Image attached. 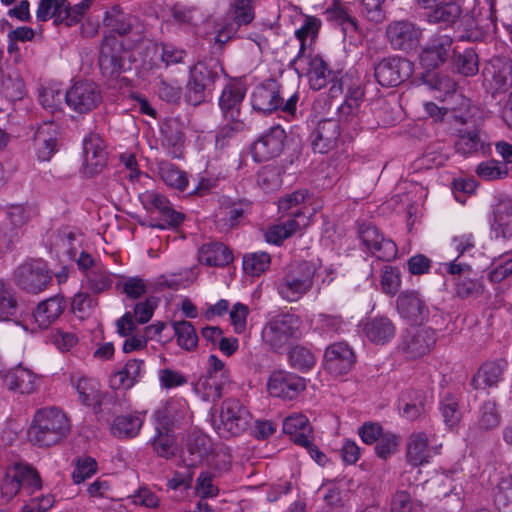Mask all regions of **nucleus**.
<instances>
[{
    "label": "nucleus",
    "instance_id": "774afa93",
    "mask_svg": "<svg viewBox=\"0 0 512 512\" xmlns=\"http://www.w3.org/2000/svg\"><path fill=\"white\" fill-rule=\"evenodd\" d=\"M328 13L333 20L339 23L344 35H350L358 30L357 20L342 5H336L328 10Z\"/></svg>",
    "mask_w": 512,
    "mask_h": 512
},
{
    "label": "nucleus",
    "instance_id": "473e14b6",
    "mask_svg": "<svg viewBox=\"0 0 512 512\" xmlns=\"http://www.w3.org/2000/svg\"><path fill=\"white\" fill-rule=\"evenodd\" d=\"M65 307L64 298L59 295L41 301L32 312L35 324L40 329H48L60 318Z\"/></svg>",
    "mask_w": 512,
    "mask_h": 512
},
{
    "label": "nucleus",
    "instance_id": "6e6d98bb",
    "mask_svg": "<svg viewBox=\"0 0 512 512\" xmlns=\"http://www.w3.org/2000/svg\"><path fill=\"white\" fill-rule=\"evenodd\" d=\"M161 179L168 187L177 190H184L188 184V178L185 172L171 163L163 162L159 167Z\"/></svg>",
    "mask_w": 512,
    "mask_h": 512
},
{
    "label": "nucleus",
    "instance_id": "ea45409f",
    "mask_svg": "<svg viewBox=\"0 0 512 512\" xmlns=\"http://www.w3.org/2000/svg\"><path fill=\"white\" fill-rule=\"evenodd\" d=\"M153 451L157 456L171 459L177 453L176 436L173 429L167 425L157 426L151 439Z\"/></svg>",
    "mask_w": 512,
    "mask_h": 512
},
{
    "label": "nucleus",
    "instance_id": "a878e982",
    "mask_svg": "<svg viewBox=\"0 0 512 512\" xmlns=\"http://www.w3.org/2000/svg\"><path fill=\"white\" fill-rule=\"evenodd\" d=\"M100 100V91L93 82H77L65 93L67 105L80 114L93 110Z\"/></svg>",
    "mask_w": 512,
    "mask_h": 512
},
{
    "label": "nucleus",
    "instance_id": "aec40b11",
    "mask_svg": "<svg viewBox=\"0 0 512 512\" xmlns=\"http://www.w3.org/2000/svg\"><path fill=\"white\" fill-rule=\"evenodd\" d=\"M127 48L114 35L105 36L100 44L98 65L104 77L116 78L123 68V50Z\"/></svg>",
    "mask_w": 512,
    "mask_h": 512
},
{
    "label": "nucleus",
    "instance_id": "412c9836",
    "mask_svg": "<svg viewBox=\"0 0 512 512\" xmlns=\"http://www.w3.org/2000/svg\"><path fill=\"white\" fill-rule=\"evenodd\" d=\"M306 389V380L292 372L274 371L267 382L270 396L284 400H294Z\"/></svg>",
    "mask_w": 512,
    "mask_h": 512
},
{
    "label": "nucleus",
    "instance_id": "c9c22d12",
    "mask_svg": "<svg viewBox=\"0 0 512 512\" xmlns=\"http://www.w3.org/2000/svg\"><path fill=\"white\" fill-rule=\"evenodd\" d=\"M198 261L208 267H224L233 261L231 250L221 242L203 244L198 251Z\"/></svg>",
    "mask_w": 512,
    "mask_h": 512
},
{
    "label": "nucleus",
    "instance_id": "b1692460",
    "mask_svg": "<svg viewBox=\"0 0 512 512\" xmlns=\"http://www.w3.org/2000/svg\"><path fill=\"white\" fill-rule=\"evenodd\" d=\"M83 168L85 177H93L107 165L108 153L104 141L98 134H89L83 140Z\"/></svg>",
    "mask_w": 512,
    "mask_h": 512
},
{
    "label": "nucleus",
    "instance_id": "7ed1b4c3",
    "mask_svg": "<svg viewBox=\"0 0 512 512\" xmlns=\"http://www.w3.org/2000/svg\"><path fill=\"white\" fill-rule=\"evenodd\" d=\"M222 72L224 69L216 59L197 62L190 69L185 92L186 102L193 106L205 102L212 95Z\"/></svg>",
    "mask_w": 512,
    "mask_h": 512
},
{
    "label": "nucleus",
    "instance_id": "f704fd0d",
    "mask_svg": "<svg viewBox=\"0 0 512 512\" xmlns=\"http://www.w3.org/2000/svg\"><path fill=\"white\" fill-rule=\"evenodd\" d=\"M306 62L307 68L302 67L301 71H305L309 77V84L313 90H321L327 83L335 79V74L329 69L327 63L318 55L304 54L302 62Z\"/></svg>",
    "mask_w": 512,
    "mask_h": 512
},
{
    "label": "nucleus",
    "instance_id": "864d4df0",
    "mask_svg": "<svg viewBox=\"0 0 512 512\" xmlns=\"http://www.w3.org/2000/svg\"><path fill=\"white\" fill-rule=\"evenodd\" d=\"M344 320L338 314L319 313L315 319V331L322 337L331 338L343 331Z\"/></svg>",
    "mask_w": 512,
    "mask_h": 512
},
{
    "label": "nucleus",
    "instance_id": "5fc2aeb1",
    "mask_svg": "<svg viewBox=\"0 0 512 512\" xmlns=\"http://www.w3.org/2000/svg\"><path fill=\"white\" fill-rule=\"evenodd\" d=\"M501 414L494 400L485 401L479 408L477 426L482 431H489L499 426Z\"/></svg>",
    "mask_w": 512,
    "mask_h": 512
},
{
    "label": "nucleus",
    "instance_id": "49530a36",
    "mask_svg": "<svg viewBox=\"0 0 512 512\" xmlns=\"http://www.w3.org/2000/svg\"><path fill=\"white\" fill-rule=\"evenodd\" d=\"M459 400L460 396L455 393L445 392L440 395L438 408L445 425L449 428L456 427L461 420Z\"/></svg>",
    "mask_w": 512,
    "mask_h": 512
},
{
    "label": "nucleus",
    "instance_id": "c03bdc74",
    "mask_svg": "<svg viewBox=\"0 0 512 512\" xmlns=\"http://www.w3.org/2000/svg\"><path fill=\"white\" fill-rule=\"evenodd\" d=\"M212 444L210 439L203 434L192 435L188 438L186 444V452L188 454L185 459L189 467H195L200 464L211 453Z\"/></svg>",
    "mask_w": 512,
    "mask_h": 512
},
{
    "label": "nucleus",
    "instance_id": "2f4dec72",
    "mask_svg": "<svg viewBox=\"0 0 512 512\" xmlns=\"http://www.w3.org/2000/svg\"><path fill=\"white\" fill-rule=\"evenodd\" d=\"M246 90L240 84H227L219 98L223 120L243 119L241 108Z\"/></svg>",
    "mask_w": 512,
    "mask_h": 512
},
{
    "label": "nucleus",
    "instance_id": "c85d7f7f",
    "mask_svg": "<svg viewBox=\"0 0 512 512\" xmlns=\"http://www.w3.org/2000/svg\"><path fill=\"white\" fill-rule=\"evenodd\" d=\"M439 453L437 446L429 445L425 432L412 433L407 441L406 461L412 467H420L430 462Z\"/></svg>",
    "mask_w": 512,
    "mask_h": 512
},
{
    "label": "nucleus",
    "instance_id": "6e6552de",
    "mask_svg": "<svg viewBox=\"0 0 512 512\" xmlns=\"http://www.w3.org/2000/svg\"><path fill=\"white\" fill-rule=\"evenodd\" d=\"M54 274L43 259L28 258L16 267L13 272L15 284L28 294L37 295L53 282Z\"/></svg>",
    "mask_w": 512,
    "mask_h": 512
},
{
    "label": "nucleus",
    "instance_id": "bb28decb",
    "mask_svg": "<svg viewBox=\"0 0 512 512\" xmlns=\"http://www.w3.org/2000/svg\"><path fill=\"white\" fill-rule=\"evenodd\" d=\"M396 309L402 319L411 323L420 325L429 320V308L417 291L401 292L396 299Z\"/></svg>",
    "mask_w": 512,
    "mask_h": 512
},
{
    "label": "nucleus",
    "instance_id": "cd10ccee",
    "mask_svg": "<svg viewBox=\"0 0 512 512\" xmlns=\"http://www.w3.org/2000/svg\"><path fill=\"white\" fill-rule=\"evenodd\" d=\"M491 234L495 239H512V198L509 194H500L493 207Z\"/></svg>",
    "mask_w": 512,
    "mask_h": 512
},
{
    "label": "nucleus",
    "instance_id": "393cba45",
    "mask_svg": "<svg viewBox=\"0 0 512 512\" xmlns=\"http://www.w3.org/2000/svg\"><path fill=\"white\" fill-rule=\"evenodd\" d=\"M286 133L279 125L271 127L255 140L251 146V154L256 162H265L278 157L284 148Z\"/></svg>",
    "mask_w": 512,
    "mask_h": 512
},
{
    "label": "nucleus",
    "instance_id": "8fccbe9b",
    "mask_svg": "<svg viewBox=\"0 0 512 512\" xmlns=\"http://www.w3.org/2000/svg\"><path fill=\"white\" fill-rule=\"evenodd\" d=\"M288 363L291 368L306 373L315 366L316 356L310 348L296 345L288 353Z\"/></svg>",
    "mask_w": 512,
    "mask_h": 512
},
{
    "label": "nucleus",
    "instance_id": "f03ea898",
    "mask_svg": "<svg viewBox=\"0 0 512 512\" xmlns=\"http://www.w3.org/2000/svg\"><path fill=\"white\" fill-rule=\"evenodd\" d=\"M298 102V92L284 100L280 85L273 79H268L257 85L251 94V106L254 111L265 115L280 112L285 119L296 118Z\"/></svg>",
    "mask_w": 512,
    "mask_h": 512
},
{
    "label": "nucleus",
    "instance_id": "37998d69",
    "mask_svg": "<svg viewBox=\"0 0 512 512\" xmlns=\"http://www.w3.org/2000/svg\"><path fill=\"white\" fill-rule=\"evenodd\" d=\"M426 19L429 23H443L445 25L454 24L462 14V9L455 1H443L437 3V6L428 8Z\"/></svg>",
    "mask_w": 512,
    "mask_h": 512
},
{
    "label": "nucleus",
    "instance_id": "ddd939ff",
    "mask_svg": "<svg viewBox=\"0 0 512 512\" xmlns=\"http://www.w3.org/2000/svg\"><path fill=\"white\" fill-rule=\"evenodd\" d=\"M253 206L251 200L239 194H222L215 211L216 222L226 230L234 228L252 213Z\"/></svg>",
    "mask_w": 512,
    "mask_h": 512
},
{
    "label": "nucleus",
    "instance_id": "4c0bfd02",
    "mask_svg": "<svg viewBox=\"0 0 512 512\" xmlns=\"http://www.w3.org/2000/svg\"><path fill=\"white\" fill-rule=\"evenodd\" d=\"M145 373V363L141 359H130L124 367L114 373L111 378L112 386L116 389H130L133 387Z\"/></svg>",
    "mask_w": 512,
    "mask_h": 512
},
{
    "label": "nucleus",
    "instance_id": "a18cd8bd",
    "mask_svg": "<svg viewBox=\"0 0 512 512\" xmlns=\"http://www.w3.org/2000/svg\"><path fill=\"white\" fill-rule=\"evenodd\" d=\"M171 326L174 331L177 345L188 352L195 351L198 347V334L195 326L187 320L172 321Z\"/></svg>",
    "mask_w": 512,
    "mask_h": 512
},
{
    "label": "nucleus",
    "instance_id": "72a5a7b5",
    "mask_svg": "<svg viewBox=\"0 0 512 512\" xmlns=\"http://www.w3.org/2000/svg\"><path fill=\"white\" fill-rule=\"evenodd\" d=\"M366 338L375 345L389 343L396 334V326L387 316L369 318L363 325Z\"/></svg>",
    "mask_w": 512,
    "mask_h": 512
},
{
    "label": "nucleus",
    "instance_id": "a19ab883",
    "mask_svg": "<svg viewBox=\"0 0 512 512\" xmlns=\"http://www.w3.org/2000/svg\"><path fill=\"white\" fill-rule=\"evenodd\" d=\"M504 366L498 361L484 363L471 379V386L474 389H485L494 387L502 379Z\"/></svg>",
    "mask_w": 512,
    "mask_h": 512
},
{
    "label": "nucleus",
    "instance_id": "423d86ee",
    "mask_svg": "<svg viewBox=\"0 0 512 512\" xmlns=\"http://www.w3.org/2000/svg\"><path fill=\"white\" fill-rule=\"evenodd\" d=\"M437 330L420 325L403 329L398 337L396 351L405 360L413 361L430 354L437 343Z\"/></svg>",
    "mask_w": 512,
    "mask_h": 512
},
{
    "label": "nucleus",
    "instance_id": "13d9d810",
    "mask_svg": "<svg viewBox=\"0 0 512 512\" xmlns=\"http://www.w3.org/2000/svg\"><path fill=\"white\" fill-rule=\"evenodd\" d=\"M271 257L267 252L258 251L244 255L243 269L251 276H260L270 266Z\"/></svg>",
    "mask_w": 512,
    "mask_h": 512
},
{
    "label": "nucleus",
    "instance_id": "f8f14e48",
    "mask_svg": "<svg viewBox=\"0 0 512 512\" xmlns=\"http://www.w3.org/2000/svg\"><path fill=\"white\" fill-rule=\"evenodd\" d=\"M248 417L249 412L240 400L226 399L221 406L219 421L214 424L215 430L221 438L238 436L246 430Z\"/></svg>",
    "mask_w": 512,
    "mask_h": 512
},
{
    "label": "nucleus",
    "instance_id": "c756f323",
    "mask_svg": "<svg viewBox=\"0 0 512 512\" xmlns=\"http://www.w3.org/2000/svg\"><path fill=\"white\" fill-rule=\"evenodd\" d=\"M59 127L54 122H44L34 134V146L40 161H49L58 150Z\"/></svg>",
    "mask_w": 512,
    "mask_h": 512
},
{
    "label": "nucleus",
    "instance_id": "bf43d9fd",
    "mask_svg": "<svg viewBox=\"0 0 512 512\" xmlns=\"http://www.w3.org/2000/svg\"><path fill=\"white\" fill-rule=\"evenodd\" d=\"M483 291L484 286L478 279L459 276L455 280V296L459 299L478 298Z\"/></svg>",
    "mask_w": 512,
    "mask_h": 512
},
{
    "label": "nucleus",
    "instance_id": "0eeeda50",
    "mask_svg": "<svg viewBox=\"0 0 512 512\" xmlns=\"http://www.w3.org/2000/svg\"><path fill=\"white\" fill-rule=\"evenodd\" d=\"M315 273L316 267L309 261L290 265L276 282L279 296L288 302L298 301L312 288Z\"/></svg>",
    "mask_w": 512,
    "mask_h": 512
},
{
    "label": "nucleus",
    "instance_id": "9d476101",
    "mask_svg": "<svg viewBox=\"0 0 512 512\" xmlns=\"http://www.w3.org/2000/svg\"><path fill=\"white\" fill-rule=\"evenodd\" d=\"M91 3L92 0H82L72 7L67 0H40L36 18L41 22L53 19L55 25L71 27L82 20Z\"/></svg>",
    "mask_w": 512,
    "mask_h": 512
},
{
    "label": "nucleus",
    "instance_id": "a211bd4d",
    "mask_svg": "<svg viewBox=\"0 0 512 512\" xmlns=\"http://www.w3.org/2000/svg\"><path fill=\"white\" fill-rule=\"evenodd\" d=\"M358 235L365 249L377 259L389 262L397 256L398 249L395 242L385 238L373 224L359 225Z\"/></svg>",
    "mask_w": 512,
    "mask_h": 512
},
{
    "label": "nucleus",
    "instance_id": "f257e3e1",
    "mask_svg": "<svg viewBox=\"0 0 512 512\" xmlns=\"http://www.w3.org/2000/svg\"><path fill=\"white\" fill-rule=\"evenodd\" d=\"M71 429L70 419L58 407H43L35 411L27 429L29 442L40 448L61 443Z\"/></svg>",
    "mask_w": 512,
    "mask_h": 512
},
{
    "label": "nucleus",
    "instance_id": "338daca9",
    "mask_svg": "<svg viewBox=\"0 0 512 512\" xmlns=\"http://www.w3.org/2000/svg\"><path fill=\"white\" fill-rule=\"evenodd\" d=\"M37 208L30 204H12L8 208V218L15 227H21L37 215Z\"/></svg>",
    "mask_w": 512,
    "mask_h": 512
},
{
    "label": "nucleus",
    "instance_id": "603ef678",
    "mask_svg": "<svg viewBox=\"0 0 512 512\" xmlns=\"http://www.w3.org/2000/svg\"><path fill=\"white\" fill-rule=\"evenodd\" d=\"M197 185L193 192H203L212 189H224L227 177L214 167H207L197 175Z\"/></svg>",
    "mask_w": 512,
    "mask_h": 512
},
{
    "label": "nucleus",
    "instance_id": "4468645a",
    "mask_svg": "<svg viewBox=\"0 0 512 512\" xmlns=\"http://www.w3.org/2000/svg\"><path fill=\"white\" fill-rule=\"evenodd\" d=\"M376 81L383 87H396L413 73L411 61L400 56L385 57L373 64Z\"/></svg>",
    "mask_w": 512,
    "mask_h": 512
},
{
    "label": "nucleus",
    "instance_id": "6ab92c4d",
    "mask_svg": "<svg viewBox=\"0 0 512 512\" xmlns=\"http://www.w3.org/2000/svg\"><path fill=\"white\" fill-rule=\"evenodd\" d=\"M453 40L448 35H434L428 41L426 46L420 53V64L427 70V74L423 75L425 83L432 85L433 78L427 80L430 77L429 72L439 68L443 65L451 51Z\"/></svg>",
    "mask_w": 512,
    "mask_h": 512
},
{
    "label": "nucleus",
    "instance_id": "20e7f679",
    "mask_svg": "<svg viewBox=\"0 0 512 512\" xmlns=\"http://www.w3.org/2000/svg\"><path fill=\"white\" fill-rule=\"evenodd\" d=\"M43 487L42 478L36 468L26 462H16L6 468L0 483L1 497L12 500L21 490L27 495L40 491Z\"/></svg>",
    "mask_w": 512,
    "mask_h": 512
},
{
    "label": "nucleus",
    "instance_id": "f3484780",
    "mask_svg": "<svg viewBox=\"0 0 512 512\" xmlns=\"http://www.w3.org/2000/svg\"><path fill=\"white\" fill-rule=\"evenodd\" d=\"M386 37L394 50L409 53L420 46L422 29L408 20L393 21L386 28Z\"/></svg>",
    "mask_w": 512,
    "mask_h": 512
},
{
    "label": "nucleus",
    "instance_id": "69168bd1",
    "mask_svg": "<svg viewBox=\"0 0 512 512\" xmlns=\"http://www.w3.org/2000/svg\"><path fill=\"white\" fill-rule=\"evenodd\" d=\"M225 123L220 127L216 134V148L224 149L228 145V140L234 137L237 133L245 129V122L243 119L224 120Z\"/></svg>",
    "mask_w": 512,
    "mask_h": 512
},
{
    "label": "nucleus",
    "instance_id": "58836bf2",
    "mask_svg": "<svg viewBox=\"0 0 512 512\" xmlns=\"http://www.w3.org/2000/svg\"><path fill=\"white\" fill-rule=\"evenodd\" d=\"M144 424V415L130 413L116 416L111 424V434L118 439H132L138 436Z\"/></svg>",
    "mask_w": 512,
    "mask_h": 512
},
{
    "label": "nucleus",
    "instance_id": "de8ad7c7",
    "mask_svg": "<svg viewBox=\"0 0 512 512\" xmlns=\"http://www.w3.org/2000/svg\"><path fill=\"white\" fill-rule=\"evenodd\" d=\"M114 275L104 266L97 265L85 276L86 287L94 295H100L112 288Z\"/></svg>",
    "mask_w": 512,
    "mask_h": 512
},
{
    "label": "nucleus",
    "instance_id": "7c9ffc66",
    "mask_svg": "<svg viewBox=\"0 0 512 512\" xmlns=\"http://www.w3.org/2000/svg\"><path fill=\"white\" fill-rule=\"evenodd\" d=\"M340 136V125L337 120H321L311 134V145L314 152L327 153L333 149Z\"/></svg>",
    "mask_w": 512,
    "mask_h": 512
},
{
    "label": "nucleus",
    "instance_id": "4be33fe9",
    "mask_svg": "<svg viewBox=\"0 0 512 512\" xmlns=\"http://www.w3.org/2000/svg\"><path fill=\"white\" fill-rule=\"evenodd\" d=\"M138 198L144 209L150 213H158L159 219L163 222L158 227H178L185 219L182 212L176 211L165 194H138Z\"/></svg>",
    "mask_w": 512,
    "mask_h": 512
},
{
    "label": "nucleus",
    "instance_id": "4d7b16f0",
    "mask_svg": "<svg viewBox=\"0 0 512 512\" xmlns=\"http://www.w3.org/2000/svg\"><path fill=\"white\" fill-rule=\"evenodd\" d=\"M120 279L115 285L116 289L129 299H139L147 292V283L139 276H120Z\"/></svg>",
    "mask_w": 512,
    "mask_h": 512
},
{
    "label": "nucleus",
    "instance_id": "052dcab7",
    "mask_svg": "<svg viewBox=\"0 0 512 512\" xmlns=\"http://www.w3.org/2000/svg\"><path fill=\"white\" fill-rule=\"evenodd\" d=\"M453 60L457 72L464 76H473L478 72V56L473 49L462 53L454 51Z\"/></svg>",
    "mask_w": 512,
    "mask_h": 512
},
{
    "label": "nucleus",
    "instance_id": "39448f33",
    "mask_svg": "<svg viewBox=\"0 0 512 512\" xmlns=\"http://www.w3.org/2000/svg\"><path fill=\"white\" fill-rule=\"evenodd\" d=\"M103 26L110 33L122 37L127 50L136 49L146 39V28L142 21L134 15L125 13L118 5L105 12Z\"/></svg>",
    "mask_w": 512,
    "mask_h": 512
},
{
    "label": "nucleus",
    "instance_id": "5701e85b",
    "mask_svg": "<svg viewBox=\"0 0 512 512\" xmlns=\"http://www.w3.org/2000/svg\"><path fill=\"white\" fill-rule=\"evenodd\" d=\"M356 363V355L352 347L345 341L329 345L324 352V366L334 376L349 373Z\"/></svg>",
    "mask_w": 512,
    "mask_h": 512
},
{
    "label": "nucleus",
    "instance_id": "e433bc0d",
    "mask_svg": "<svg viewBox=\"0 0 512 512\" xmlns=\"http://www.w3.org/2000/svg\"><path fill=\"white\" fill-rule=\"evenodd\" d=\"M3 382L15 393L31 394L36 389V375L22 366L7 371L3 376Z\"/></svg>",
    "mask_w": 512,
    "mask_h": 512
},
{
    "label": "nucleus",
    "instance_id": "e2e57ef3",
    "mask_svg": "<svg viewBox=\"0 0 512 512\" xmlns=\"http://www.w3.org/2000/svg\"><path fill=\"white\" fill-rule=\"evenodd\" d=\"M49 340L62 353L71 351L79 342L76 333L60 328L51 330Z\"/></svg>",
    "mask_w": 512,
    "mask_h": 512
},
{
    "label": "nucleus",
    "instance_id": "3c124183",
    "mask_svg": "<svg viewBox=\"0 0 512 512\" xmlns=\"http://www.w3.org/2000/svg\"><path fill=\"white\" fill-rule=\"evenodd\" d=\"M225 384L226 381L204 375L196 382L194 389L202 393L203 400L215 403L222 398Z\"/></svg>",
    "mask_w": 512,
    "mask_h": 512
},
{
    "label": "nucleus",
    "instance_id": "79ce46f5",
    "mask_svg": "<svg viewBox=\"0 0 512 512\" xmlns=\"http://www.w3.org/2000/svg\"><path fill=\"white\" fill-rule=\"evenodd\" d=\"M321 27V20L314 16H305L303 25L295 31V37L300 42V48L297 56L291 61L290 66H296L302 63L306 51V41L310 38V44L315 41Z\"/></svg>",
    "mask_w": 512,
    "mask_h": 512
},
{
    "label": "nucleus",
    "instance_id": "2eb2a0df",
    "mask_svg": "<svg viewBox=\"0 0 512 512\" xmlns=\"http://www.w3.org/2000/svg\"><path fill=\"white\" fill-rule=\"evenodd\" d=\"M72 385L78 393L79 401L87 407H92L95 414L114 412V406L117 405L116 397L108 393L101 394L94 380L79 377L72 380Z\"/></svg>",
    "mask_w": 512,
    "mask_h": 512
},
{
    "label": "nucleus",
    "instance_id": "9b49d317",
    "mask_svg": "<svg viewBox=\"0 0 512 512\" xmlns=\"http://www.w3.org/2000/svg\"><path fill=\"white\" fill-rule=\"evenodd\" d=\"M263 336L274 351L280 352L301 337L300 319L293 313L277 315L266 324Z\"/></svg>",
    "mask_w": 512,
    "mask_h": 512
},
{
    "label": "nucleus",
    "instance_id": "680f3d73",
    "mask_svg": "<svg viewBox=\"0 0 512 512\" xmlns=\"http://www.w3.org/2000/svg\"><path fill=\"white\" fill-rule=\"evenodd\" d=\"M24 90V82L18 75L3 74L1 76L0 94L7 100L16 101L22 99Z\"/></svg>",
    "mask_w": 512,
    "mask_h": 512
},
{
    "label": "nucleus",
    "instance_id": "09e8293b",
    "mask_svg": "<svg viewBox=\"0 0 512 512\" xmlns=\"http://www.w3.org/2000/svg\"><path fill=\"white\" fill-rule=\"evenodd\" d=\"M283 432L290 436L293 443L299 445L300 438H310L311 427L308 418L301 413H294L286 417L283 421Z\"/></svg>",
    "mask_w": 512,
    "mask_h": 512
},
{
    "label": "nucleus",
    "instance_id": "0e129e2a",
    "mask_svg": "<svg viewBox=\"0 0 512 512\" xmlns=\"http://www.w3.org/2000/svg\"><path fill=\"white\" fill-rule=\"evenodd\" d=\"M414 398L408 401L405 396H402L399 402V409L403 417L408 420H415L425 412V403L423 396L413 391Z\"/></svg>",
    "mask_w": 512,
    "mask_h": 512
},
{
    "label": "nucleus",
    "instance_id": "dca6fc26",
    "mask_svg": "<svg viewBox=\"0 0 512 512\" xmlns=\"http://www.w3.org/2000/svg\"><path fill=\"white\" fill-rule=\"evenodd\" d=\"M455 123L460 124L456 129V140L454 147L457 153L468 156L479 152L486 153L489 145L480 136V130L474 121L469 120L462 114L454 115Z\"/></svg>",
    "mask_w": 512,
    "mask_h": 512
},
{
    "label": "nucleus",
    "instance_id": "1a4fd4ad",
    "mask_svg": "<svg viewBox=\"0 0 512 512\" xmlns=\"http://www.w3.org/2000/svg\"><path fill=\"white\" fill-rule=\"evenodd\" d=\"M306 194H285V197L278 200V210L280 212H288L299 201L298 196L305 200ZM308 217L305 216L298 208L290 211V218L282 223L275 224L268 228L265 233V240L274 245H281L284 240L290 238L293 234L306 226Z\"/></svg>",
    "mask_w": 512,
    "mask_h": 512
}]
</instances>
